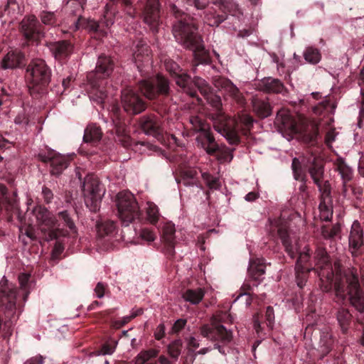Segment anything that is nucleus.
I'll return each mask as SVG.
<instances>
[{
    "label": "nucleus",
    "mask_w": 364,
    "mask_h": 364,
    "mask_svg": "<svg viewBox=\"0 0 364 364\" xmlns=\"http://www.w3.org/2000/svg\"><path fill=\"white\" fill-rule=\"evenodd\" d=\"M277 235L280 238L285 251L292 259L299 254L295 267H310L312 269L313 264L310 260L311 252L308 246H306L301 252H298L296 245L293 244L289 236L288 227L286 223H277L276 225ZM314 263L316 267V272L319 277V286L322 291L330 292L334 289V302L339 305L344 304L348 299L350 304L359 311L364 310V304L362 291L360 288L358 278L352 272L338 270L335 274L329 256L326 248L322 245H318L314 255Z\"/></svg>",
    "instance_id": "obj_1"
},
{
    "label": "nucleus",
    "mask_w": 364,
    "mask_h": 364,
    "mask_svg": "<svg viewBox=\"0 0 364 364\" xmlns=\"http://www.w3.org/2000/svg\"><path fill=\"white\" fill-rule=\"evenodd\" d=\"M166 4L170 14L177 19L172 28L176 41L184 48L193 51L196 65L210 64L211 58L209 51L205 48L195 20L181 9L183 6L186 9L193 7L203 10L208 5L209 0H167Z\"/></svg>",
    "instance_id": "obj_2"
},
{
    "label": "nucleus",
    "mask_w": 364,
    "mask_h": 364,
    "mask_svg": "<svg viewBox=\"0 0 364 364\" xmlns=\"http://www.w3.org/2000/svg\"><path fill=\"white\" fill-rule=\"evenodd\" d=\"M134 18L138 11H142L144 21L153 32L158 31L161 23L159 0H109L105 6L104 21L106 27L114 23V18L119 11Z\"/></svg>",
    "instance_id": "obj_3"
},
{
    "label": "nucleus",
    "mask_w": 364,
    "mask_h": 364,
    "mask_svg": "<svg viewBox=\"0 0 364 364\" xmlns=\"http://www.w3.org/2000/svg\"><path fill=\"white\" fill-rule=\"evenodd\" d=\"M137 87L141 95L151 102L155 111L160 114L166 112L168 100L172 92L167 77L157 74L139 81Z\"/></svg>",
    "instance_id": "obj_4"
},
{
    "label": "nucleus",
    "mask_w": 364,
    "mask_h": 364,
    "mask_svg": "<svg viewBox=\"0 0 364 364\" xmlns=\"http://www.w3.org/2000/svg\"><path fill=\"white\" fill-rule=\"evenodd\" d=\"M114 60L110 56L102 54L97 59L95 70L87 75L91 88L90 98L97 105L102 106L107 97V79L114 71Z\"/></svg>",
    "instance_id": "obj_5"
},
{
    "label": "nucleus",
    "mask_w": 364,
    "mask_h": 364,
    "mask_svg": "<svg viewBox=\"0 0 364 364\" xmlns=\"http://www.w3.org/2000/svg\"><path fill=\"white\" fill-rule=\"evenodd\" d=\"M252 117L245 112L239 113L237 118H231L223 114H218L213 119L215 131L224 136L231 145L240 143L239 132L247 135L253 126Z\"/></svg>",
    "instance_id": "obj_6"
},
{
    "label": "nucleus",
    "mask_w": 364,
    "mask_h": 364,
    "mask_svg": "<svg viewBox=\"0 0 364 364\" xmlns=\"http://www.w3.org/2000/svg\"><path fill=\"white\" fill-rule=\"evenodd\" d=\"M52 70L41 58L33 59L27 65L26 80L31 95L43 93L49 85Z\"/></svg>",
    "instance_id": "obj_7"
},
{
    "label": "nucleus",
    "mask_w": 364,
    "mask_h": 364,
    "mask_svg": "<svg viewBox=\"0 0 364 364\" xmlns=\"http://www.w3.org/2000/svg\"><path fill=\"white\" fill-rule=\"evenodd\" d=\"M116 205L118 215L125 225L140 220L141 213L134 196L128 191H121L116 196Z\"/></svg>",
    "instance_id": "obj_8"
},
{
    "label": "nucleus",
    "mask_w": 364,
    "mask_h": 364,
    "mask_svg": "<svg viewBox=\"0 0 364 364\" xmlns=\"http://www.w3.org/2000/svg\"><path fill=\"white\" fill-rule=\"evenodd\" d=\"M200 332L203 337L215 343L214 348L225 355V350L223 346L228 344L232 339V331L221 325L215 316L211 319V324H204L200 328Z\"/></svg>",
    "instance_id": "obj_9"
},
{
    "label": "nucleus",
    "mask_w": 364,
    "mask_h": 364,
    "mask_svg": "<svg viewBox=\"0 0 364 364\" xmlns=\"http://www.w3.org/2000/svg\"><path fill=\"white\" fill-rule=\"evenodd\" d=\"M33 213L45 240H58L68 234V231L64 228H54L57 224L56 218L46 208L38 205L34 208Z\"/></svg>",
    "instance_id": "obj_10"
},
{
    "label": "nucleus",
    "mask_w": 364,
    "mask_h": 364,
    "mask_svg": "<svg viewBox=\"0 0 364 364\" xmlns=\"http://www.w3.org/2000/svg\"><path fill=\"white\" fill-rule=\"evenodd\" d=\"M82 191L85 203L90 210L94 213L99 210L102 196L105 191L99 179L92 174H87L84 179Z\"/></svg>",
    "instance_id": "obj_11"
},
{
    "label": "nucleus",
    "mask_w": 364,
    "mask_h": 364,
    "mask_svg": "<svg viewBox=\"0 0 364 364\" xmlns=\"http://www.w3.org/2000/svg\"><path fill=\"white\" fill-rule=\"evenodd\" d=\"M165 66L166 70L175 79L176 85L190 97H196L197 101L200 103L201 99L198 96L197 91L193 87L194 80H192L191 77L183 73L180 66L172 60L166 62Z\"/></svg>",
    "instance_id": "obj_12"
},
{
    "label": "nucleus",
    "mask_w": 364,
    "mask_h": 364,
    "mask_svg": "<svg viewBox=\"0 0 364 364\" xmlns=\"http://www.w3.org/2000/svg\"><path fill=\"white\" fill-rule=\"evenodd\" d=\"M308 171L313 179L314 183L318 188L320 192V201H331L332 196L331 184L328 181H323V164L321 161L314 159L308 168Z\"/></svg>",
    "instance_id": "obj_13"
},
{
    "label": "nucleus",
    "mask_w": 364,
    "mask_h": 364,
    "mask_svg": "<svg viewBox=\"0 0 364 364\" xmlns=\"http://www.w3.org/2000/svg\"><path fill=\"white\" fill-rule=\"evenodd\" d=\"M200 139L203 141L201 146L208 154L216 156L220 162H230L233 159L235 149H230L225 145L220 146L215 139L213 135H202Z\"/></svg>",
    "instance_id": "obj_14"
},
{
    "label": "nucleus",
    "mask_w": 364,
    "mask_h": 364,
    "mask_svg": "<svg viewBox=\"0 0 364 364\" xmlns=\"http://www.w3.org/2000/svg\"><path fill=\"white\" fill-rule=\"evenodd\" d=\"M20 31L28 43H38L43 36V26L34 15L23 18L20 23Z\"/></svg>",
    "instance_id": "obj_15"
},
{
    "label": "nucleus",
    "mask_w": 364,
    "mask_h": 364,
    "mask_svg": "<svg viewBox=\"0 0 364 364\" xmlns=\"http://www.w3.org/2000/svg\"><path fill=\"white\" fill-rule=\"evenodd\" d=\"M122 104L124 110L133 115L142 112L147 107L146 103L130 87H126L122 91Z\"/></svg>",
    "instance_id": "obj_16"
},
{
    "label": "nucleus",
    "mask_w": 364,
    "mask_h": 364,
    "mask_svg": "<svg viewBox=\"0 0 364 364\" xmlns=\"http://www.w3.org/2000/svg\"><path fill=\"white\" fill-rule=\"evenodd\" d=\"M38 158L43 163L50 164V173L55 176H60L70 164V159L67 156L53 150H49L47 153H40Z\"/></svg>",
    "instance_id": "obj_17"
},
{
    "label": "nucleus",
    "mask_w": 364,
    "mask_h": 364,
    "mask_svg": "<svg viewBox=\"0 0 364 364\" xmlns=\"http://www.w3.org/2000/svg\"><path fill=\"white\" fill-rule=\"evenodd\" d=\"M134 63L141 75L149 73L152 60L149 46L144 41L137 42L133 54Z\"/></svg>",
    "instance_id": "obj_18"
},
{
    "label": "nucleus",
    "mask_w": 364,
    "mask_h": 364,
    "mask_svg": "<svg viewBox=\"0 0 364 364\" xmlns=\"http://www.w3.org/2000/svg\"><path fill=\"white\" fill-rule=\"evenodd\" d=\"M220 9L224 13H229L235 16L238 11V5L233 0H223L218 4ZM227 18L226 14H217L215 12L207 13L205 16V22L212 27L218 26Z\"/></svg>",
    "instance_id": "obj_19"
},
{
    "label": "nucleus",
    "mask_w": 364,
    "mask_h": 364,
    "mask_svg": "<svg viewBox=\"0 0 364 364\" xmlns=\"http://www.w3.org/2000/svg\"><path fill=\"white\" fill-rule=\"evenodd\" d=\"M213 84L215 87L223 90L225 95L230 97L239 105L243 107L246 104L245 97L230 80L224 77H215Z\"/></svg>",
    "instance_id": "obj_20"
},
{
    "label": "nucleus",
    "mask_w": 364,
    "mask_h": 364,
    "mask_svg": "<svg viewBox=\"0 0 364 364\" xmlns=\"http://www.w3.org/2000/svg\"><path fill=\"white\" fill-rule=\"evenodd\" d=\"M112 123L116 134V141L124 148H129L132 145V139L128 133L126 122L120 117L119 110L117 108L113 109Z\"/></svg>",
    "instance_id": "obj_21"
},
{
    "label": "nucleus",
    "mask_w": 364,
    "mask_h": 364,
    "mask_svg": "<svg viewBox=\"0 0 364 364\" xmlns=\"http://www.w3.org/2000/svg\"><path fill=\"white\" fill-rule=\"evenodd\" d=\"M140 129L146 135L159 138L162 135L161 122L154 114H144L138 119Z\"/></svg>",
    "instance_id": "obj_22"
},
{
    "label": "nucleus",
    "mask_w": 364,
    "mask_h": 364,
    "mask_svg": "<svg viewBox=\"0 0 364 364\" xmlns=\"http://www.w3.org/2000/svg\"><path fill=\"white\" fill-rule=\"evenodd\" d=\"M47 47L55 60L60 63H65L74 50V45L68 40L50 42L47 44Z\"/></svg>",
    "instance_id": "obj_23"
},
{
    "label": "nucleus",
    "mask_w": 364,
    "mask_h": 364,
    "mask_svg": "<svg viewBox=\"0 0 364 364\" xmlns=\"http://www.w3.org/2000/svg\"><path fill=\"white\" fill-rule=\"evenodd\" d=\"M193 87L198 88L200 94L205 98L208 103L217 110H220L222 107V101L220 96L213 93L211 87L208 82L200 78L195 77Z\"/></svg>",
    "instance_id": "obj_24"
},
{
    "label": "nucleus",
    "mask_w": 364,
    "mask_h": 364,
    "mask_svg": "<svg viewBox=\"0 0 364 364\" xmlns=\"http://www.w3.org/2000/svg\"><path fill=\"white\" fill-rule=\"evenodd\" d=\"M259 90L268 94H282L285 95L287 89L284 83L277 78L272 77H264L258 83Z\"/></svg>",
    "instance_id": "obj_25"
},
{
    "label": "nucleus",
    "mask_w": 364,
    "mask_h": 364,
    "mask_svg": "<svg viewBox=\"0 0 364 364\" xmlns=\"http://www.w3.org/2000/svg\"><path fill=\"white\" fill-rule=\"evenodd\" d=\"M265 263L263 258H252L250 260L248 275L252 282V286L257 287L263 279L265 274Z\"/></svg>",
    "instance_id": "obj_26"
},
{
    "label": "nucleus",
    "mask_w": 364,
    "mask_h": 364,
    "mask_svg": "<svg viewBox=\"0 0 364 364\" xmlns=\"http://www.w3.org/2000/svg\"><path fill=\"white\" fill-rule=\"evenodd\" d=\"M26 64V57L23 53L18 50L8 52L1 62V68L15 69L21 68Z\"/></svg>",
    "instance_id": "obj_27"
},
{
    "label": "nucleus",
    "mask_w": 364,
    "mask_h": 364,
    "mask_svg": "<svg viewBox=\"0 0 364 364\" xmlns=\"http://www.w3.org/2000/svg\"><path fill=\"white\" fill-rule=\"evenodd\" d=\"M74 213L68 210H63L58 213L56 220L57 224L55 228H60V225L63 227L68 228L69 230H65L68 231V236L70 233L73 235V237H76L77 235V230L73 219ZM65 237V235L64 236Z\"/></svg>",
    "instance_id": "obj_28"
},
{
    "label": "nucleus",
    "mask_w": 364,
    "mask_h": 364,
    "mask_svg": "<svg viewBox=\"0 0 364 364\" xmlns=\"http://www.w3.org/2000/svg\"><path fill=\"white\" fill-rule=\"evenodd\" d=\"M276 122L291 132L299 133L301 131L296 121L285 110L281 109L277 112Z\"/></svg>",
    "instance_id": "obj_29"
},
{
    "label": "nucleus",
    "mask_w": 364,
    "mask_h": 364,
    "mask_svg": "<svg viewBox=\"0 0 364 364\" xmlns=\"http://www.w3.org/2000/svg\"><path fill=\"white\" fill-rule=\"evenodd\" d=\"M363 245V230L358 221L353 222L349 235V247L353 253Z\"/></svg>",
    "instance_id": "obj_30"
},
{
    "label": "nucleus",
    "mask_w": 364,
    "mask_h": 364,
    "mask_svg": "<svg viewBox=\"0 0 364 364\" xmlns=\"http://www.w3.org/2000/svg\"><path fill=\"white\" fill-rule=\"evenodd\" d=\"M86 1L87 0H70L68 2L70 4V6L73 8L71 12L75 16V18L73 20V24L70 26L73 31H75L80 28V23L82 21L85 22V18H82L81 14L84 10Z\"/></svg>",
    "instance_id": "obj_31"
},
{
    "label": "nucleus",
    "mask_w": 364,
    "mask_h": 364,
    "mask_svg": "<svg viewBox=\"0 0 364 364\" xmlns=\"http://www.w3.org/2000/svg\"><path fill=\"white\" fill-rule=\"evenodd\" d=\"M189 122L192 125V129L196 132H199V134L196 137V140L198 143L203 146V141L200 139V136L202 135H213L212 132L210 131V128L209 124H208L203 119H202L200 117L197 115H191L189 117Z\"/></svg>",
    "instance_id": "obj_32"
},
{
    "label": "nucleus",
    "mask_w": 364,
    "mask_h": 364,
    "mask_svg": "<svg viewBox=\"0 0 364 364\" xmlns=\"http://www.w3.org/2000/svg\"><path fill=\"white\" fill-rule=\"evenodd\" d=\"M336 170L339 172L343 181V187L348 186V183L353 182V172L343 159H338L336 163Z\"/></svg>",
    "instance_id": "obj_33"
},
{
    "label": "nucleus",
    "mask_w": 364,
    "mask_h": 364,
    "mask_svg": "<svg viewBox=\"0 0 364 364\" xmlns=\"http://www.w3.org/2000/svg\"><path fill=\"white\" fill-rule=\"evenodd\" d=\"M102 136V132L99 127L94 124L88 125L85 129L83 141L86 144L95 145L98 143Z\"/></svg>",
    "instance_id": "obj_34"
},
{
    "label": "nucleus",
    "mask_w": 364,
    "mask_h": 364,
    "mask_svg": "<svg viewBox=\"0 0 364 364\" xmlns=\"http://www.w3.org/2000/svg\"><path fill=\"white\" fill-rule=\"evenodd\" d=\"M253 111L260 118H266L272 114V107L269 102L259 98L252 100Z\"/></svg>",
    "instance_id": "obj_35"
},
{
    "label": "nucleus",
    "mask_w": 364,
    "mask_h": 364,
    "mask_svg": "<svg viewBox=\"0 0 364 364\" xmlns=\"http://www.w3.org/2000/svg\"><path fill=\"white\" fill-rule=\"evenodd\" d=\"M97 235L101 238L106 236L114 237L117 231L116 223L109 220L97 223Z\"/></svg>",
    "instance_id": "obj_36"
},
{
    "label": "nucleus",
    "mask_w": 364,
    "mask_h": 364,
    "mask_svg": "<svg viewBox=\"0 0 364 364\" xmlns=\"http://www.w3.org/2000/svg\"><path fill=\"white\" fill-rule=\"evenodd\" d=\"M336 318L343 333L348 331L350 326L352 316L349 311L344 308H339L336 313Z\"/></svg>",
    "instance_id": "obj_37"
},
{
    "label": "nucleus",
    "mask_w": 364,
    "mask_h": 364,
    "mask_svg": "<svg viewBox=\"0 0 364 364\" xmlns=\"http://www.w3.org/2000/svg\"><path fill=\"white\" fill-rule=\"evenodd\" d=\"M118 344V341L113 338H109L107 341H106L97 350L94 351L92 353L95 355H112L116 350V348Z\"/></svg>",
    "instance_id": "obj_38"
},
{
    "label": "nucleus",
    "mask_w": 364,
    "mask_h": 364,
    "mask_svg": "<svg viewBox=\"0 0 364 364\" xmlns=\"http://www.w3.org/2000/svg\"><path fill=\"white\" fill-rule=\"evenodd\" d=\"M58 11H41L38 15L41 22L45 26L55 27L59 26Z\"/></svg>",
    "instance_id": "obj_39"
},
{
    "label": "nucleus",
    "mask_w": 364,
    "mask_h": 364,
    "mask_svg": "<svg viewBox=\"0 0 364 364\" xmlns=\"http://www.w3.org/2000/svg\"><path fill=\"white\" fill-rule=\"evenodd\" d=\"M334 341L331 335L328 333H323L320 339V349L321 353L320 358L323 359L332 350Z\"/></svg>",
    "instance_id": "obj_40"
},
{
    "label": "nucleus",
    "mask_w": 364,
    "mask_h": 364,
    "mask_svg": "<svg viewBox=\"0 0 364 364\" xmlns=\"http://www.w3.org/2000/svg\"><path fill=\"white\" fill-rule=\"evenodd\" d=\"M363 193V189L361 186H358L354 182H351L348 183V186L346 187H343L342 188V196L346 198H351L352 197H355L356 198H360Z\"/></svg>",
    "instance_id": "obj_41"
},
{
    "label": "nucleus",
    "mask_w": 364,
    "mask_h": 364,
    "mask_svg": "<svg viewBox=\"0 0 364 364\" xmlns=\"http://www.w3.org/2000/svg\"><path fill=\"white\" fill-rule=\"evenodd\" d=\"M305 60L312 65H316L321 61V53L320 50L313 46L307 47L303 53Z\"/></svg>",
    "instance_id": "obj_42"
},
{
    "label": "nucleus",
    "mask_w": 364,
    "mask_h": 364,
    "mask_svg": "<svg viewBox=\"0 0 364 364\" xmlns=\"http://www.w3.org/2000/svg\"><path fill=\"white\" fill-rule=\"evenodd\" d=\"M146 219L154 225H156L161 217L158 206L152 202L146 203Z\"/></svg>",
    "instance_id": "obj_43"
},
{
    "label": "nucleus",
    "mask_w": 364,
    "mask_h": 364,
    "mask_svg": "<svg viewBox=\"0 0 364 364\" xmlns=\"http://www.w3.org/2000/svg\"><path fill=\"white\" fill-rule=\"evenodd\" d=\"M311 270L310 267H295L296 282L300 289L305 286Z\"/></svg>",
    "instance_id": "obj_44"
},
{
    "label": "nucleus",
    "mask_w": 364,
    "mask_h": 364,
    "mask_svg": "<svg viewBox=\"0 0 364 364\" xmlns=\"http://www.w3.org/2000/svg\"><path fill=\"white\" fill-rule=\"evenodd\" d=\"M341 232V226L338 223L333 225H322L321 233L322 237L326 240H333Z\"/></svg>",
    "instance_id": "obj_45"
},
{
    "label": "nucleus",
    "mask_w": 364,
    "mask_h": 364,
    "mask_svg": "<svg viewBox=\"0 0 364 364\" xmlns=\"http://www.w3.org/2000/svg\"><path fill=\"white\" fill-rule=\"evenodd\" d=\"M291 168L295 180L300 181L301 182L306 181V175L305 171L302 168L301 164L297 158L293 159L291 163Z\"/></svg>",
    "instance_id": "obj_46"
},
{
    "label": "nucleus",
    "mask_w": 364,
    "mask_h": 364,
    "mask_svg": "<svg viewBox=\"0 0 364 364\" xmlns=\"http://www.w3.org/2000/svg\"><path fill=\"white\" fill-rule=\"evenodd\" d=\"M204 296V291L201 289H188L183 294V298L193 304H198Z\"/></svg>",
    "instance_id": "obj_47"
},
{
    "label": "nucleus",
    "mask_w": 364,
    "mask_h": 364,
    "mask_svg": "<svg viewBox=\"0 0 364 364\" xmlns=\"http://www.w3.org/2000/svg\"><path fill=\"white\" fill-rule=\"evenodd\" d=\"M332 200L331 201H327V200H323L320 201L319 203V210L321 213V216L323 218V220L328 222L330 221L333 216V210L331 208Z\"/></svg>",
    "instance_id": "obj_48"
},
{
    "label": "nucleus",
    "mask_w": 364,
    "mask_h": 364,
    "mask_svg": "<svg viewBox=\"0 0 364 364\" xmlns=\"http://www.w3.org/2000/svg\"><path fill=\"white\" fill-rule=\"evenodd\" d=\"M202 178L205 182L207 186L212 190H218L220 188L219 178L214 177L209 173H203Z\"/></svg>",
    "instance_id": "obj_49"
},
{
    "label": "nucleus",
    "mask_w": 364,
    "mask_h": 364,
    "mask_svg": "<svg viewBox=\"0 0 364 364\" xmlns=\"http://www.w3.org/2000/svg\"><path fill=\"white\" fill-rule=\"evenodd\" d=\"M162 239L165 240H176L175 238V225L171 223H166L163 227Z\"/></svg>",
    "instance_id": "obj_50"
},
{
    "label": "nucleus",
    "mask_w": 364,
    "mask_h": 364,
    "mask_svg": "<svg viewBox=\"0 0 364 364\" xmlns=\"http://www.w3.org/2000/svg\"><path fill=\"white\" fill-rule=\"evenodd\" d=\"M182 349V341L181 340H176L168 345V350L171 357L174 359H177L181 354Z\"/></svg>",
    "instance_id": "obj_51"
},
{
    "label": "nucleus",
    "mask_w": 364,
    "mask_h": 364,
    "mask_svg": "<svg viewBox=\"0 0 364 364\" xmlns=\"http://www.w3.org/2000/svg\"><path fill=\"white\" fill-rule=\"evenodd\" d=\"M158 352L154 349H149L140 352L135 358V360L151 362V359L157 356Z\"/></svg>",
    "instance_id": "obj_52"
},
{
    "label": "nucleus",
    "mask_w": 364,
    "mask_h": 364,
    "mask_svg": "<svg viewBox=\"0 0 364 364\" xmlns=\"http://www.w3.org/2000/svg\"><path fill=\"white\" fill-rule=\"evenodd\" d=\"M164 242V252L169 259L175 255L176 240H165Z\"/></svg>",
    "instance_id": "obj_53"
},
{
    "label": "nucleus",
    "mask_w": 364,
    "mask_h": 364,
    "mask_svg": "<svg viewBox=\"0 0 364 364\" xmlns=\"http://www.w3.org/2000/svg\"><path fill=\"white\" fill-rule=\"evenodd\" d=\"M84 27L87 28L90 31L95 33L103 32L102 29L101 28L100 23L94 21H87L85 19V22L82 21L80 23V28Z\"/></svg>",
    "instance_id": "obj_54"
},
{
    "label": "nucleus",
    "mask_w": 364,
    "mask_h": 364,
    "mask_svg": "<svg viewBox=\"0 0 364 364\" xmlns=\"http://www.w3.org/2000/svg\"><path fill=\"white\" fill-rule=\"evenodd\" d=\"M1 296L6 297L8 299L10 308L14 307V309H16V294L14 291H13L12 289L7 290L6 289H3L1 291Z\"/></svg>",
    "instance_id": "obj_55"
},
{
    "label": "nucleus",
    "mask_w": 364,
    "mask_h": 364,
    "mask_svg": "<svg viewBox=\"0 0 364 364\" xmlns=\"http://www.w3.org/2000/svg\"><path fill=\"white\" fill-rule=\"evenodd\" d=\"M265 321L267 323V326L272 329L273 328L274 321V312L273 307L269 306L266 309L265 311Z\"/></svg>",
    "instance_id": "obj_56"
},
{
    "label": "nucleus",
    "mask_w": 364,
    "mask_h": 364,
    "mask_svg": "<svg viewBox=\"0 0 364 364\" xmlns=\"http://www.w3.org/2000/svg\"><path fill=\"white\" fill-rule=\"evenodd\" d=\"M41 195L44 202L47 204L52 202L54 196L53 191L46 186L42 187Z\"/></svg>",
    "instance_id": "obj_57"
},
{
    "label": "nucleus",
    "mask_w": 364,
    "mask_h": 364,
    "mask_svg": "<svg viewBox=\"0 0 364 364\" xmlns=\"http://www.w3.org/2000/svg\"><path fill=\"white\" fill-rule=\"evenodd\" d=\"M140 237L143 240L148 241V242H152L156 238V236H155V234L154 233V232L149 229H146V228L141 230V231L140 232Z\"/></svg>",
    "instance_id": "obj_58"
},
{
    "label": "nucleus",
    "mask_w": 364,
    "mask_h": 364,
    "mask_svg": "<svg viewBox=\"0 0 364 364\" xmlns=\"http://www.w3.org/2000/svg\"><path fill=\"white\" fill-rule=\"evenodd\" d=\"M64 250V246L59 242H56L52 250V259H58Z\"/></svg>",
    "instance_id": "obj_59"
},
{
    "label": "nucleus",
    "mask_w": 364,
    "mask_h": 364,
    "mask_svg": "<svg viewBox=\"0 0 364 364\" xmlns=\"http://www.w3.org/2000/svg\"><path fill=\"white\" fill-rule=\"evenodd\" d=\"M186 323L187 321L183 318L176 320L172 326V331L175 333H178L185 327Z\"/></svg>",
    "instance_id": "obj_60"
},
{
    "label": "nucleus",
    "mask_w": 364,
    "mask_h": 364,
    "mask_svg": "<svg viewBox=\"0 0 364 364\" xmlns=\"http://www.w3.org/2000/svg\"><path fill=\"white\" fill-rule=\"evenodd\" d=\"M107 289V285L102 282H98L95 288V292L98 298H102Z\"/></svg>",
    "instance_id": "obj_61"
},
{
    "label": "nucleus",
    "mask_w": 364,
    "mask_h": 364,
    "mask_svg": "<svg viewBox=\"0 0 364 364\" xmlns=\"http://www.w3.org/2000/svg\"><path fill=\"white\" fill-rule=\"evenodd\" d=\"M29 122V117L24 112L18 114L15 118L16 124L28 125Z\"/></svg>",
    "instance_id": "obj_62"
},
{
    "label": "nucleus",
    "mask_w": 364,
    "mask_h": 364,
    "mask_svg": "<svg viewBox=\"0 0 364 364\" xmlns=\"http://www.w3.org/2000/svg\"><path fill=\"white\" fill-rule=\"evenodd\" d=\"M318 135V129L316 127H313L312 130L310 132V133L306 134L307 140L309 143L311 144H314L316 142L317 137Z\"/></svg>",
    "instance_id": "obj_63"
},
{
    "label": "nucleus",
    "mask_w": 364,
    "mask_h": 364,
    "mask_svg": "<svg viewBox=\"0 0 364 364\" xmlns=\"http://www.w3.org/2000/svg\"><path fill=\"white\" fill-rule=\"evenodd\" d=\"M197 171L194 169H187L181 172V177L188 180H196Z\"/></svg>",
    "instance_id": "obj_64"
}]
</instances>
